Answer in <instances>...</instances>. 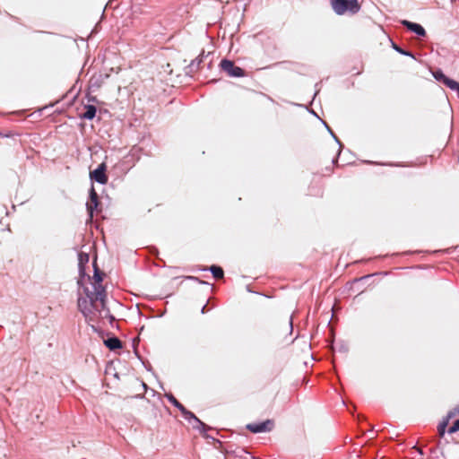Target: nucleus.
Wrapping results in <instances>:
<instances>
[{
    "instance_id": "nucleus-1",
    "label": "nucleus",
    "mask_w": 459,
    "mask_h": 459,
    "mask_svg": "<svg viewBox=\"0 0 459 459\" xmlns=\"http://www.w3.org/2000/svg\"><path fill=\"white\" fill-rule=\"evenodd\" d=\"M78 307L90 321L109 316V311L106 307L105 290L100 285L95 286V290L88 292L86 297L79 298Z\"/></svg>"
},
{
    "instance_id": "nucleus-2",
    "label": "nucleus",
    "mask_w": 459,
    "mask_h": 459,
    "mask_svg": "<svg viewBox=\"0 0 459 459\" xmlns=\"http://www.w3.org/2000/svg\"><path fill=\"white\" fill-rule=\"evenodd\" d=\"M332 7L333 11L339 14L342 15L345 13H357L361 7V1L359 0H333Z\"/></svg>"
},
{
    "instance_id": "nucleus-3",
    "label": "nucleus",
    "mask_w": 459,
    "mask_h": 459,
    "mask_svg": "<svg viewBox=\"0 0 459 459\" xmlns=\"http://www.w3.org/2000/svg\"><path fill=\"white\" fill-rule=\"evenodd\" d=\"M220 65L231 77H243L246 75L245 71L241 67L236 66L230 60L223 59Z\"/></svg>"
},
{
    "instance_id": "nucleus-4",
    "label": "nucleus",
    "mask_w": 459,
    "mask_h": 459,
    "mask_svg": "<svg viewBox=\"0 0 459 459\" xmlns=\"http://www.w3.org/2000/svg\"><path fill=\"white\" fill-rule=\"evenodd\" d=\"M100 204L99 202V196L98 194L92 186L90 190V199L86 204L87 206V212L89 213L90 219L92 220L93 218V212L98 209V206Z\"/></svg>"
},
{
    "instance_id": "nucleus-5",
    "label": "nucleus",
    "mask_w": 459,
    "mask_h": 459,
    "mask_svg": "<svg viewBox=\"0 0 459 459\" xmlns=\"http://www.w3.org/2000/svg\"><path fill=\"white\" fill-rule=\"evenodd\" d=\"M106 170L107 165L106 163L102 162L95 170L90 172V177L91 179H94L95 181L100 184H106L108 182V176L106 175Z\"/></svg>"
},
{
    "instance_id": "nucleus-6",
    "label": "nucleus",
    "mask_w": 459,
    "mask_h": 459,
    "mask_svg": "<svg viewBox=\"0 0 459 459\" xmlns=\"http://www.w3.org/2000/svg\"><path fill=\"white\" fill-rule=\"evenodd\" d=\"M274 423L271 420H267L262 423H253L248 424L247 426V429H249L253 433H259V432H264V431H270Z\"/></svg>"
},
{
    "instance_id": "nucleus-7",
    "label": "nucleus",
    "mask_w": 459,
    "mask_h": 459,
    "mask_svg": "<svg viewBox=\"0 0 459 459\" xmlns=\"http://www.w3.org/2000/svg\"><path fill=\"white\" fill-rule=\"evenodd\" d=\"M404 26H406L410 30L415 32L418 36L424 37L426 35V30L424 28L414 22H411L409 21H403L402 22Z\"/></svg>"
},
{
    "instance_id": "nucleus-8",
    "label": "nucleus",
    "mask_w": 459,
    "mask_h": 459,
    "mask_svg": "<svg viewBox=\"0 0 459 459\" xmlns=\"http://www.w3.org/2000/svg\"><path fill=\"white\" fill-rule=\"evenodd\" d=\"M84 112L80 114V117L83 119H92L96 115V107L93 105H85Z\"/></svg>"
},
{
    "instance_id": "nucleus-9",
    "label": "nucleus",
    "mask_w": 459,
    "mask_h": 459,
    "mask_svg": "<svg viewBox=\"0 0 459 459\" xmlns=\"http://www.w3.org/2000/svg\"><path fill=\"white\" fill-rule=\"evenodd\" d=\"M104 343L111 351H115L122 347L121 341L117 337L108 338L104 341Z\"/></svg>"
},
{
    "instance_id": "nucleus-10",
    "label": "nucleus",
    "mask_w": 459,
    "mask_h": 459,
    "mask_svg": "<svg viewBox=\"0 0 459 459\" xmlns=\"http://www.w3.org/2000/svg\"><path fill=\"white\" fill-rule=\"evenodd\" d=\"M180 411L185 419H186V420L194 419L196 422H198L200 424V426H202L203 429L206 428L205 424L204 422H202L193 412L186 410V407H184V410H181Z\"/></svg>"
},
{
    "instance_id": "nucleus-11",
    "label": "nucleus",
    "mask_w": 459,
    "mask_h": 459,
    "mask_svg": "<svg viewBox=\"0 0 459 459\" xmlns=\"http://www.w3.org/2000/svg\"><path fill=\"white\" fill-rule=\"evenodd\" d=\"M136 385H137V388H136V394H135V397H143L144 393L146 392L147 390V385L142 381V380H139V379H136Z\"/></svg>"
},
{
    "instance_id": "nucleus-12",
    "label": "nucleus",
    "mask_w": 459,
    "mask_h": 459,
    "mask_svg": "<svg viewBox=\"0 0 459 459\" xmlns=\"http://www.w3.org/2000/svg\"><path fill=\"white\" fill-rule=\"evenodd\" d=\"M210 270L215 279H222L223 278L224 272L221 267L216 266V265H212Z\"/></svg>"
},
{
    "instance_id": "nucleus-13",
    "label": "nucleus",
    "mask_w": 459,
    "mask_h": 459,
    "mask_svg": "<svg viewBox=\"0 0 459 459\" xmlns=\"http://www.w3.org/2000/svg\"><path fill=\"white\" fill-rule=\"evenodd\" d=\"M166 397L168 398V400L174 405L176 406L179 411L181 410H184V405L179 403L173 394H166Z\"/></svg>"
},
{
    "instance_id": "nucleus-14",
    "label": "nucleus",
    "mask_w": 459,
    "mask_h": 459,
    "mask_svg": "<svg viewBox=\"0 0 459 459\" xmlns=\"http://www.w3.org/2000/svg\"><path fill=\"white\" fill-rule=\"evenodd\" d=\"M449 421L448 420H444L442 422L439 423L437 426V433L440 437H443L446 433V429L448 425Z\"/></svg>"
},
{
    "instance_id": "nucleus-15",
    "label": "nucleus",
    "mask_w": 459,
    "mask_h": 459,
    "mask_svg": "<svg viewBox=\"0 0 459 459\" xmlns=\"http://www.w3.org/2000/svg\"><path fill=\"white\" fill-rule=\"evenodd\" d=\"M458 414H459V404L456 407H455L454 409H452L451 411H448L446 420H448V421H449L450 419L455 417Z\"/></svg>"
},
{
    "instance_id": "nucleus-16",
    "label": "nucleus",
    "mask_w": 459,
    "mask_h": 459,
    "mask_svg": "<svg viewBox=\"0 0 459 459\" xmlns=\"http://www.w3.org/2000/svg\"><path fill=\"white\" fill-rule=\"evenodd\" d=\"M307 359L304 361V365H305V370L306 372H307L308 370V363L310 362L311 363V367H310V369L312 370L313 369V367H314V364H313V358L307 354Z\"/></svg>"
},
{
    "instance_id": "nucleus-17",
    "label": "nucleus",
    "mask_w": 459,
    "mask_h": 459,
    "mask_svg": "<svg viewBox=\"0 0 459 459\" xmlns=\"http://www.w3.org/2000/svg\"><path fill=\"white\" fill-rule=\"evenodd\" d=\"M459 430V419L456 420L454 424L448 429V433L453 434Z\"/></svg>"
},
{
    "instance_id": "nucleus-18",
    "label": "nucleus",
    "mask_w": 459,
    "mask_h": 459,
    "mask_svg": "<svg viewBox=\"0 0 459 459\" xmlns=\"http://www.w3.org/2000/svg\"><path fill=\"white\" fill-rule=\"evenodd\" d=\"M435 78L444 83V79L447 78L441 71H437L434 74Z\"/></svg>"
},
{
    "instance_id": "nucleus-19",
    "label": "nucleus",
    "mask_w": 459,
    "mask_h": 459,
    "mask_svg": "<svg viewBox=\"0 0 459 459\" xmlns=\"http://www.w3.org/2000/svg\"><path fill=\"white\" fill-rule=\"evenodd\" d=\"M94 279H95L96 283H100L102 281V277L97 271L94 273Z\"/></svg>"
},
{
    "instance_id": "nucleus-20",
    "label": "nucleus",
    "mask_w": 459,
    "mask_h": 459,
    "mask_svg": "<svg viewBox=\"0 0 459 459\" xmlns=\"http://www.w3.org/2000/svg\"><path fill=\"white\" fill-rule=\"evenodd\" d=\"M394 49H395V50H397L398 52H400V53H402V54H403V55L412 56L411 53H409V52H405V51H404V50H403L401 48H399V47H397V46H395V45H394Z\"/></svg>"
},
{
    "instance_id": "nucleus-21",
    "label": "nucleus",
    "mask_w": 459,
    "mask_h": 459,
    "mask_svg": "<svg viewBox=\"0 0 459 459\" xmlns=\"http://www.w3.org/2000/svg\"><path fill=\"white\" fill-rule=\"evenodd\" d=\"M326 169H327V173L323 174L324 176H329L333 173V167L327 168Z\"/></svg>"
},
{
    "instance_id": "nucleus-22",
    "label": "nucleus",
    "mask_w": 459,
    "mask_h": 459,
    "mask_svg": "<svg viewBox=\"0 0 459 459\" xmlns=\"http://www.w3.org/2000/svg\"><path fill=\"white\" fill-rule=\"evenodd\" d=\"M291 326H292L291 319H289V321H288V327L290 329H291Z\"/></svg>"
},
{
    "instance_id": "nucleus-23",
    "label": "nucleus",
    "mask_w": 459,
    "mask_h": 459,
    "mask_svg": "<svg viewBox=\"0 0 459 459\" xmlns=\"http://www.w3.org/2000/svg\"><path fill=\"white\" fill-rule=\"evenodd\" d=\"M205 307H206V305L203 306L202 313H204Z\"/></svg>"
},
{
    "instance_id": "nucleus-24",
    "label": "nucleus",
    "mask_w": 459,
    "mask_h": 459,
    "mask_svg": "<svg viewBox=\"0 0 459 459\" xmlns=\"http://www.w3.org/2000/svg\"><path fill=\"white\" fill-rule=\"evenodd\" d=\"M303 382L307 383V380L306 377H303Z\"/></svg>"
},
{
    "instance_id": "nucleus-25",
    "label": "nucleus",
    "mask_w": 459,
    "mask_h": 459,
    "mask_svg": "<svg viewBox=\"0 0 459 459\" xmlns=\"http://www.w3.org/2000/svg\"><path fill=\"white\" fill-rule=\"evenodd\" d=\"M417 450H418V451L420 452V454H422V451H421V449H420V448H417Z\"/></svg>"
}]
</instances>
